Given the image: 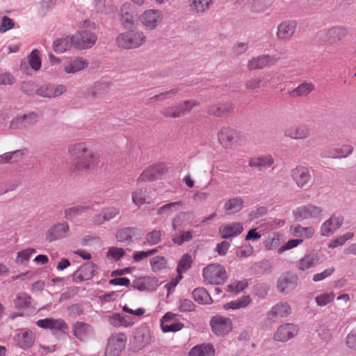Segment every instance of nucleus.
Segmentation results:
<instances>
[{
  "label": "nucleus",
  "instance_id": "f257e3e1",
  "mask_svg": "<svg viewBox=\"0 0 356 356\" xmlns=\"http://www.w3.org/2000/svg\"><path fill=\"white\" fill-rule=\"evenodd\" d=\"M145 40L146 35L140 31L122 33L116 38L118 47L125 49L138 48L142 46Z\"/></svg>",
  "mask_w": 356,
  "mask_h": 356
},
{
  "label": "nucleus",
  "instance_id": "f03ea898",
  "mask_svg": "<svg viewBox=\"0 0 356 356\" xmlns=\"http://www.w3.org/2000/svg\"><path fill=\"white\" fill-rule=\"evenodd\" d=\"M202 275L204 282L210 284H222L227 277L225 267L218 264H211L204 268Z\"/></svg>",
  "mask_w": 356,
  "mask_h": 356
},
{
  "label": "nucleus",
  "instance_id": "7ed1b4c3",
  "mask_svg": "<svg viewBox=\"0 0 356 356\" xmlns=\"http://www.w3.org/2000/svg\"><path fill=\"white\" fill-rule=\"evenodd\" d=\"M99 162V154L89 149L86 154L81 155L79 159L74 161L72 170L74 172L88 170L97 166Z\"/></svg>",
  "mask_w": 356,
  "mask_h": 356
},
{
  "label": "nucleus",
  "instance_id": "20e7f679",
  "mask_svg": "<svg viewBox=\"0 0 356 356\" xmlns=\"http://www.w3.org/2000/svg\"><path fill=\"white\" fill-rule=\"evenodd\" d=\"M323 214V209L322 207L312 204L298 207L293 211V216L298 220L318 219Z\"/></svg>",
  "mask_w": 356,
  "mask_h": 356
},
{
  "label": "nucleus",
  "instance_id": "39448f33",
  "mask_svg": "<svg viewBox=\"0 0 356 356\" xmlns=\"http://www.w3.org/2000/svg\"><path fill=\"white\" fill-rule=\"evenodd\" d=\"M140 20L147 30L153 31L161 24L163 15L160 10L148 9L142 13Z\"/></svg>",
  "mask_w": 356,
  "mask_h": 356
},
{
  "label": "nucleus",
  "instance_id": "423d86ee",
  "mask_svg": "<svg viewBox=\"0 0 356 356\" xmlns=\"http://www.w3.org/2000/svg\"><path fill=\"white\" fill-rule=\"evenodd\" d=\"M38 120V113L30 111L22 115H18L13 118L10 122V127L13 129L25 130L35 124Z\"/></svg>",
  "mask_w": 356,
  "mask_h": 356
},
{
  "label": "nucleus",
  "instance_id": "0eeeda50",
  "mask_svg": "<svg viewBox=\"0 0 356 356\" xmlns=\"http://www.w3.org/2000/svg\"><path fill=\"white\" fill-rule=\"evenodd\" d=\"M97 35L88 30H83L72 35L74 47L79 49L91 48L97 42Z\"/></svg>",
  "mask_w": 356,
  "mask_h": 356
},
{
  "label": "nucleus",
  "instance_id": "6e6552de",
  "mask_svg": "<svg viewBox=\"0 0 356 356\" xmlns=\"http://www.w3.org/2000/svg\"><path fill=\"white\" fill-rule=\"evenodd\" d=\"M127 337L124 333H118L111 336L105 350V356H119L124 348Z\"/></svg>",
  "mask_w": 356,
  "mask_h": 356
},
{
  "label": "nucleus",
  "instance_id": "1a4fd4ad",
  "mask_svg": "<svg viewBox=\"0 0 356 356\" xmlns=\"http://www.w3.org/2000/svg\"><path fill=\"white\" fill-rule=\"evenodd\" d=\"M67 92V87L63 84L44 83L39 86L35 93L40 97L52 99L62 95Z\"/></svg>",
  "mask_w": 356,
  "mask_h": 356
},
{
  "label": "nucleus",
  "instance_id": "9d476101",
  "mask_svg": "<svg viewBox=\"0 0 356 356\" xmlns=\"http://www.w3.org/2000/svg\"><path fill=\"white\" fill-rule=\"evenodd\" d=\"M36 325L43 329H49L55 334L58 332L65 333L68 330L67 323L61 318H47L40 319L36 322Z\"/></svg>",
  "mask_w": 356,
  "mask_h": 356
},
{
  "label": "nucleus",
  "instance_id": "9b49d317",
  "mask_svg": "<svg viewBox=\"0 0 356 356\" xmlns=\"http://www.w3.org/2000/svg\"><path fill=\"white\" fill-rule=\"evenodd\" d=\"M70 225L67 222L54 224L46 232V239L52 242L67 237L70 235Z\"/></svg>",
  "mask_w": 356,
  "mask_h": 356
},
{
  "label": "nucleus",
  "instance_id": "f8f14e48",
  "mask_svg": "<svg viewBox=\"0 0 356 356\" xmlns=\"http://www.w3.org/2000/svg\"><path fill=\"white\" fill-rule=\"evenodd\" d=\"M344 218L341 215L333 214L321 226L320 234L323 236H330L343 225Z\"/></svg>",
  "mask_w": 356,
  "mask_h": 356
},
{
  "label": "nucleus",
  "instance_id": "ddd939ff",
  "mask_svg": "<svg viewBox=\"0 0 356 356\" xmlns=\"http://www.w3.org/2000/svg\"><path fill=\"white\" fill-rule=\"evenodd\" d=\"M212 331L217 335L228 334L232 329V322L229 318L216 316L210 321Z\"/></svg>",
  "mask_w": 356,
  "mask_h": 356
},
{
  "label": "nucleus",
  "instance_id": "4468645a",
  "mask_svg": "<svg viewBox=\"0 0 356 356\" xmlns=\"http://www.w3.org/2000/svg\"><path fill=\"white\" fill-rule=\"evenodd\" d=\"M74 336L81 341H86L95 336V330L92 325L84 322L77 321L72 326Z\"/></svg>",
  "mask_w": 356,
  "mask_h": 356
},
{
  "label": "nucleus",
  "instance_id": "2eb2a0df",
  "mask_svg": "<svg viewBox=\"0 0 356 356\" xmlns=\"http://www.w3.org/2000/svg\"><path fill=\"white\" fill-rule=\"evenodd\" d=\"M298 332V327L293 323H284L277 329L274 339L277 341L286 342L293 338Z\"/></svg>",
  "mask_w": 356,
  "mask_h": 356
},
{
  "label": "nucleus",
  "instance_id": "dca6fc26",
  "mask_svg": "<svg viewBox=\"0 0 356 356\" xmlns=\"http://www.w3.org/2000/svg\"><path fill=\"white\" fill-rule=\"evenodd\" d=\"M280 58L277 54L259 56L249 60L248 68L249 70H254L270 67L274 65Z\"/></svg>",
  "mask_w": 356,
  "mask_h": 356
},
{
  "label": "nucleus",
  "instance_id": "f3484780",
  "mask_svg": "<svg viewBox=\"0 0 356 356\" xmlns=\"http://www.w3.org/2000/svg\"><path fill=\"white\" fill-rule=\"evenodd\" d=\"M97 266L92 262L83 264L72 274V280L74 282L80 283L83 281L89 280L95 275Z\"/></svg>",
  "mask_w": 356,
  "mask_h": 356
},
{
  "label": "nucleus",
  "instance_id": "a211bd4d",
  "mask_svg": "<svg viewBox=\"0 0 356 356\" xmlns=\"http://www.w3.org/2000/svg\"><path fill=\"white\" fill-rule=\"evenodd\" d=\"M35 340V334L29 330H21L14 337V341L16 345L24 350L32 347Z\"/></svg>",
  "mask_w": 356,
  "mask_h": 356
},
{
  "label": "nucleus",
  "instance_id": "6ab92c4d",
  "mask_svg": "<svg viewBox=\"0 0 356 356\" xmlns=\"http://www.w3.org/2000/svg\"><path fill=\"white\" fill-rule=\"evenodd\" d=\"M291 177L300 188L306 186L311 179L309 168L302 165H298L292 169L291 171Z\"/></svg>",
  "mask_w": 356,
  "mask_h": 356
},
{
  "label": "nucleus",
  "instance_id": "aec40b11",
  "mask_svg": "<svg viewBox=\"0 0 356 356\" xmlns=\"http://www.w3.org/2000/svg\"><path fill=\"white\" fill-rule=\"evenodd\" d=\"M120 213V209L118 207H107L104 208L100 213L92 217V221L95 225H102L106 221H110Z\"/></svg>",
  "mask_w": 356,
  "mask_h": 356
},
{
  "label": "nucleus",
  "instance_id": "412c9836",
  "mask_svg": "<svg viewBox=\"0 0 356 356\" xmlns=\"http://www.w3.org/2000/svg\"><path fill=\"white\" fill-rule=\"evenodd\" d=\"M167 172V168L163 163H158L146 168L138 178V182L154 180L159 175Z\"/></svg>",
  "mask_w": 356,
  "mask_h": 356
},
{
  "label": "nucleus",
  "instance_id": "4be33fe9",
  "mask_svg": "<svg viewBox=\"0 0 356 356\" xmlns=\"http://www.w3.org/2000/svg\"><path fill=\"white\" fill-rule=\"evenodd\" d=\"M243 231V224L238 222H234L220 226L219 234L222 238L229 239L238 236Z\"/></svg>",
  "mask_w": 356,
  "mask_h": 356
},
{
  "label": "nucleus",
  "instance_id": "5701e85b",
  "mask_svg": "<svg viewBox=\"0 0 356 356\" xmlns=\"http://www.w3.org/2000/svg\"><path fill=\"white\" fill-rule=\"evenodd\" d=\"M297 22L295 20H284L277 26V36L279 39H290L295 33Z\"/></svg>",
  "mask_w": 356,
  "mask_h": 356
},
{
  "label": "nucleus",
  "instance_id": "b1692460",
  "mask_svg": "<svg viewBox=\"0 0 356 356\" xmlns=\"http://www.w3.org/2000/svg\"><path fill=\"white\" fill-rule=\"evenodd\" d=\"M298 282L297 275L287 273L280 277L277 281V288L282 292L289 293L296 289Z\"/></svg>",
  "mask_w": 356,
  "mask_h": 356
},
{
  "label": "nucleus",
  "instance_id": "393cba45",
  "mask_svg": "<svg viewBox=\"0 0 356 356\" xmlns=\"http://www.w3.org/2000/svg\"><path fill=\"white\" fill-rule=\"evenodd\" d=\"M109 325L115 327H129L134 324V318L120 313H113L106 316Z\"/></svg>",
  "mask_w": 356,
  "mask_h": 356
},
{
  "label": "nucleus",
  "instance_id": "a878e982",
  "mask_svg": "<svg viewBox=\"0 0 356 356\" xmlns=\"http://www.w3.org/2000/svg\"><path fill=\"white\" fill-rule=\"evenodd\" d=\"M88 65V61L80 57H73L64 65L66 74H75L86 69Z\"/></svg>",
  "mask_w": 356,
  "mask_h": 356
},
{
  "label": "nucleus",
  "instance_id": "bb28decb",
  "mask_svg": "<svg viewBox=\"0 0 356 356\" xmlns=\"http://www.w3.org/2000/svg\"><path fill=\"white\" fill-rule=\"evenodd\" d=\"M194 218V215L191 212H179L172 219V227L173 230L193 225L195 222Z\"/></svg>",
  "mask_w": 356,
  "mask_h": 356
},
{
  "label": "nucleus",
  "instance_id": "cd10ccee",
  "mask_svg": "<svg viewBox=\"0 0 356 356\" xmlns=\"http://www.w3.org/2000/svg\"><path fill=\"white\" fill-rule=\"evenodd\" d=\"M236 136V131L230 127H223L218 134V141L225 147H231Z\"/></svg>",
  "mask_w": 356,
  "mask_h": 356
},
{
  "label": "nucleus",
  "instance_id": "c85d7f7f",
  "mask_svg": "<svg viewBox=\"0 0 356 356\" xmlns=\"http://www.w3.org/2000/svg\"><path fill=\"white\" fill-rule=\"evenodd\" d=\"M234 105L231 102H222L213 104L209 108V113L216 117H225L234 111Z\"/></svg>",
  "mask_w": 356,
  "mask_h": 356
},
{
  "label": "nucleus",
  "instance_id": "c756f323",
  "mask_svg": "<svg viewBox=\"0 0 356 356\" xmlns=\"http://www.w3.org/2000/svg\"><path fill=\"white\" fill-rule=\"evenodd\" d=\"M319 262V256L314 252L306 254L298 262V268L300 270L305 271L315 267Z\"/></svg>",
  "mask_w": 356,
  "mask_h": 356
},
{
  "label": "nucleus",
  "instance_id": "7c9ffc66",
  "mask_svg": "<svg viewBox=\"0 0 356 356\" xmlns=\"http://www.w3.org/2000/svg\"><path fill=\"white\" fill-rule=\"evenodd\" d=\"M353 147L350 145H343L341 147L332 151H323L321 155L324 158L341 159L346 158L353 153Z\"/></svg>",
  "mask_w": 356,
  "mask_h": 356
},
{
  "label": "nucleus",
  "instance_id": "2f4dec72",
  "mask_svg": "<svg viewBox=\"0 0 356 356\" xmlns=\"http://www.w3.org/2000/svg\"><path fill=\"white\" fill-rule=\"evenodd\" d=\"M291 313V306L286 302H280L275 305L268 314L269 318L286 317Z\"/></svg>",
  "mask_w": 356,
  "mask_h": 356
},
{
  "label": "nucleus",
  "instance_id": "473e14b6",
  "mask_svg": "<svg viewBox=\"0 0 356 356\" xmlns=\"http://www.w3.org/2000/svg\"><path fill=\"white\" fill-rule=\"evenodd\" d=\"M325 38L330 42H337L348 35V30L343 26H334L325 31Z\"/></svg>",
  "mask_w": 356,
  "mask_h": 356
},
{
  "label": "nucleus",
  "instance_id": "72a5a7b5",
  "mask_svg": "<svg viewBox=\"0 0 356 356\" xmlns=\"http://www.w3.org/2000/svg\"><path fill=\"white\" fill-rule=\"evenodd\" d=\"M215 349L211 343H201L191 349L188 356H214Z\"/></svg>",
  "mask_w": 356,
  "mask_h": 356
},
{
  "label": "nucleus",
  "instance_id": "f704fd0d",
  "mask_svg": "<svg viewBox=\"0 0 356 356\" xmlns=\"http://www.w3.org/2000/svg\"><path fill=\"white\" fill-rule=\"evenodd\" d=\"M315 89V86L312 82L304 81L299 84L296 88L292 90L289 95L292 97H306Z\"/></svg>",
  "mask_w": 356,
  "mask_h": 356
},
{
  "label": "nucleus",
  "instance_id": "c9c22d12",
  "mask_svg": "<svg viewBox=\"0 0 356 356\" xmlns=\"http://www.w3.org/2000/svg\"><path fill=\"white\" fill-rule=\"evenodd\" d=\"M274 163V159L270 154L261 155L257 157L251 158L249 161V165L252 168H269Z\"/></svg>",
  "mask_w": 356,
  "mask_h": 356
},
{
  "label": "nucleus",
  "instance_id": "e433bc0d",
  "mask_svg": "<svg viewBox=\"0 0 356 356\" xmlns=\"http://www.w3.org/2000/svg\"><path fill=\"white\" fill-rule=\"evenodd\" d=\"M291 234L298 238L309 239L314 234V229L312 227H304L300 225H291Z\"/></svg>",
  "mask_w": 356,
  "mask_h": 356
},
{
  "label": "nucleus",
  "instance_id": "4c0bfd02",
  "mask_svg": "<svg viewBox=\"0 0 356 356\" xmlns=\"http://www.w3.org/2000/svg\"><path fill=\"white\" fill-rule=\"evenodd\" d=\"M121 22L126 28H131L134 24V16L132 7L130 3H124L122 6L121 9Z\"/></svg>",
  "mask_w": 356,
  "mask_h": 356
},
{
  "label": "nucleus",
  "instance_id": "58836bf2",
  "mask_svg": "<svg viewBox=\"0 0 356 356\" xmlns=\"http://www.w3.org/2000/svg\"><path fill=\"white\" fill-rule=\"evenodd\" d=\"M285 136L294 140L305 139L310 136V129L306 125H300L285 132Z\"/></svg>",
  "mask_w": 356,
  "mask_h": 356
},
{
  "label": "nucleus",
  "instance_id": "ea45409f",
  "mask_svg": "<svg viewBox=\"0 0 356 356\" xmlns=\"http://www.w3.org/2000/svg\"><path fill=\"white\" fill-rule=\"evenodd\" d=\"M72 46H74L72 35L71 37L56 39L53 43L54 51L57 54L64 53L70 49Z\"/></svg>",
  "mask_w": 356,
  "mask_h": 356
},
{
  "label": "nucleus",
  "instance_id": "a19ab883",
  "mask_svg": "<svg viewBox=\"0 0 356 356\" xmlns=\"http://www.w3.org/2000/svg\"><path fill=\"white\" fill-rule=\"evenodd\" d=\"M89 148L85 143H74L67 148L68 153L74 158V161L79 159L81 155L86 154Z\"/></svg>",
  "mask_w": 356,
  "mask_h": 356
},
{
  "label": "nucleus",
  "instance_id": "79ce46f5",
  "mask_svg": "<svg viewBox=\"0 0 356 356\" xmlns=\"http://www.w3.org/2000/svg\"><path fill=\"white\" fill-rule=\"evenodd\" d=\"M184 205L181 201L170 202L159 207L156 211V214L159 216L162 215H171L172 213L179 211Z\"/></svg>",
  "mask_w": 356,
  "mask_h": 356
},
{
  "label": "nucleus",
  "instance_id": "37998d69",
  "mask_svg": "<svg viewBox=\"0 0 356 356\" xmlns=\"http://www.w3.org/2000/svg\"><path fill=\"white\" fill-rule=\"evenodd\" d=\"M213 0H188L191 10L197 13H202L208 10Z\"/></svg>",
  "mask_w": 356,
  "mask_h": 356
},
{
  "label": "nucleus",
  "instance_id": "c03bdc74",
  "mask_svg": "<svg viewBox=\"0 0 356 356\" xmlns=\"http://www.w3.org/2000/svg\"><path fill=\"white\" fill-rule=\"evenodd\" d=\"M251 302L250 296H244L240 298L225 304L223 307L225 309H241L246 308Z\"/></svg>",
  "mask_w": 356,
  "mask_h": 356
},
{
  "label": "nucleus",
  "instance_id": "a18cd8bd",
  "mask_svg": "<svg viewBox=\"0 0 356 356\" xmlns=\"http://www.w3.org/2000/svg\"><path fill=\"white\" fill-rule=\"evenodd\" d=\"M194 300L199 304L209 305L212 302V298L204 288H196L193 291Z\"/></svg>",
  "mask_w": 356,
  "mask_h": 356
},
{
  "label": "nucleus",
  "instance_id": "49530a36",
  "mask_svg": "<svg viewBox=\"0 0 356 356\" xmlns=\"http://www.w3.org/2000/svg\"><path fill=\"white\" fill-rule=\"evenodd\" d=\"M243 207V201L241 197H234L227 200L224 205L228 213H234L240 211Z\"/></svg>",
  "mask_w": 356,
  "mask_h": 356
},
{
  "label": "nucleus",
  "instance_id": "de8ad7c7",
  "mask_svg": "<svg viewBox=\"0 0 356 356\" xmlns=\"http://www.w3.org/2000/svg\"><path fill=\"white\" fill-rule=\"evenodd\" d=\"M13 301L18 309L28 308L31 305V297L25 293L17 294Z\"/></svg>",
  "mask_w": 356,
  "mask_h": 356
},
{
  "label": "nucleus",
  "instance_id": "09e8293b",
  "mask_svg": "<svg viewBox=\"0 0 356 356\" xmlns=\"http://www.w3.org/2000/svg\"><path fill=\"white\" fill-rule=\"evenodd\" d=\"M132 202L136 206L140 207L144 204L149 203L150 200L145 190L138 189L132 193Z\"/></svg>",
  "mask_w": 356,
  "mask_h": 356
},
{
  "label": "nucleus",
  "instance_id": "8fccbe9b",
  "mask_svg": "<svg viewBox=\"0 0 356 356\" xmlns=\"http://www.w3.org/2000/svg\"><path fill=\"white\" fill-rule=\"evenodd\" d=\"M136 229L133 227H124L119 229L116 233V239L119 242H127L131 241L135 235Z\"/></svg>",
  "mask_w": 356,
  "mask_h": 356
},
{
  "label": "nucleus",
  "instance_id": "3c124183",
  "mask_svg": "<svg viewBox=\"0 0 356 356\" xmlns=\"http://www.w3.org/2000/svg\"><path fill=\"white\" fill-rule=\"evenodd\" d=\"M28 62L31 69L38 71L41 67V58L38 49H33L28 56Z\"/></svg>",
  "mask_w": 356,
  "mask_h": 356
},
{
  "label": "nucleus",
  "instance_id": "603ef678",
  "mask_svg": "<svg viewBox=\"0 0 356 356\" xmlns=\"http://www.w3.org/2000/svg\"><path fill=\"white\" fill-rule=\"evenodd\" d=\"M24 155V150H16L13 152H6L0 155V163H6L12 161H17L19 158Z\"/></svg>",
  "mask_w": 356,
  "mask_h": 356
},
{
  "label": "nucleus",
  "instance_id": "864d4df0",
  "mask_svg": "<svg viewBox=\"0 0 356 356\" xmlns=\"http://www.w3.org/2000/svg\"><path fill=\"white\" fill-rule=\"evenodd\" d=\"M335 298L333 292L323 293L315 298L316 302L319 307H325L332 302Z\"/></svg>",
  "mask_w": 356,
  "mask_h": 356
},
{
  "label": "nucleus",
  "instance_id": "5fc2aeb1",
  "mask_svg": "<svg viewBox=\"0 0 356 356\" xmlns=\"http://www.w3.org/2000/svg\"><path fill=\"white\" fill-rule=\"evenodd\" d=\"M191 256L188 254H184L178 264L177 268L178 274H182L183 273L188 270L191 268Z\"/></svg>",
  "mask_w": 356,
  "mask_h": 356
},
{
  "label": "nucleus",
  "instance_id": "6e6d98bb",
  "mask_svg": "<svg viewBox=\"0 0 356 356\" xmlns=\"http://www.w3.org/2000/svg\"><path fill=\"white\" fill-rule=\"evenodd\" d=\"M354 236L353 232H347L343 235L337 237L335 239L330 241L328 246L331 248H335L339 246L343 245L347 241L351 239Z\"/></svg>",
  "mask_w": 356,
  "mask_h": 356
},
{
  "label": "nucleus",
  "instance_id": "4d7b16f0",
  "mask_svg": "<svg viewBox=\"0 0 356 356\" xmlns=\"http://www.w3.org/2000/svg\"><path fill=\"white\" fill-rule=\"evenodd\" d=\"M178 309L181 312H191L195 310V305L189 299H181L177 302Z\"/></svg>",
  "mask_w": 356,
  "mask_h": 356
},
{
  "label": "nucleus",
  "instance_id": "13d9d810",
  "mask_svg": "<svg viewBox=\"0 0 356 356\" xmlns=\"http://www.w3.org/2000/svg\"><path fill=\"white\" fill-rule=\"evenodd\" d=\"M88 208L86 206H76L66 209L65 210V216L67 219H71L86 212Z\"/></svg>",
  "mask_w": 356,
  "mask_h": 356
},
{
  "label": "nucleus",
  "instance_id": "bf43d9fd",
  "mask_svg": "<svg viewBox=\"0 0 356 356\" xmlns=\"http://www.w3.org/2000/svg\"><path fill=\"white\" fill-rule=\"evenodd\" d=\"M193 238V232L181 231L180 234L175 235L172 237V241L174 243L181 245L186 241H189Z\"/></svg>",
  "mask_w": 356,
  "mask_h": 356
},
{
  "label": "nucleus",
  "instance_id": "052dcab7",
  "mask_svg": "<svg viewBox=\"0 0 356 356\" xmlns=\"http://www.w3.org/2000/svg\"><path fill=\"white\" fill-rule=\"evenodd\" d=\"M36 252L34 248H26L17 252L16 261L19 264H23L29 260L31 257Z\"/></svg>",
  "mask_w": 356,
  "mask_h": 356
},
{
  "label": "nucleus",
  "instance_id": "680f3d73",
  "mask_svg": "<svg viewBox=\"0 0 356 356\" xmlns=\"http://www.w3.org/2000/svg\"><path fill=\"white\" fill-rule=\"evenodd\" d=\"M184 327V323H182L181 322H176V323L169 322L168 323H163L161 324V330L165 333L170 332H175L181 330Z\"/></svg>",
  "mask_w": 356,
  "mask_h": 356
},
{
  "label": "nucleus",
  "instance_id": "e2e57ef3",
  "mask_svg": "<svg viewBox=\"0 0 356 356\" xmlns=\"http://www.w3.org/2000/svg\"><path fill=\"white\" fill-rule=\"evenodd\" d=\"M163 115L165 117L169 118H179L183 115V110L181 109V106H173L168 108H165L162 111Z\"/></svg>",
  "mask_w": 356,
  "mask_h": 356
},
{
  "label": "nucleus",
  "instance_id": "0e129e2a",
  "mask_svg": "<svg viewBox=\"0 0 356 356\" xmlns=\"http://www.w3.org/2000/svg\"><path fill=\"white\" fill-rule=\"evenodd\" d=\"M267 80L265 77H254L251 78L245 82V87L249 90H254L259 88L261 86H264V83Z\"/></svg>",
  "mask_w": 356,
  "mask_h": 356
},
{
  "label": "nucleus",
  "instance_id": "69168bd1",
  "mask_svg": "<svg viewBox=\"0 0 356 356\" xmlns=\"http://www.w3.org/2000/svg\"><path fill=\"white\" fill-rule=\"evenodd\" d=\"M152 282H155V280L150 277H143L135 282L134 286L140 291H149L150 288L148 285Z\"/></svg>",
  "mask_w": 356,
  "mask_h": 356
},
{
  "label": "nucleus",
  "instance_id": "338daca9",
  "mask_svg": "<svg viewBox=\"0 0 356 356\" xmlns=\"http://www.w3.org/2000/svg\"><path fill=\"white\" fill-rule=\"evenodd\" d=\"M150 264L154 271H159L165 267L166 260L164 257L157 256L151 259Z\"/></svg>",
  "mask_w": 356,
  "mask_h": 356
},
{
  "label": "nucleus",
  "instance_id": "774afa93",
  "mask_svg": "<svg viewBox=\"0 0 356 356\" xmlns=\"http://www.w3.org/2000/svg\"><path fill=\"white\" fill-rule=\"evenodd\" d=\"M161 238V232L159 230H153L147 234L145 239L149 245H154L159 243Z\"/></svg>",
  "mask_w": 356,
  "mask_h": 356
}]
</instances>
